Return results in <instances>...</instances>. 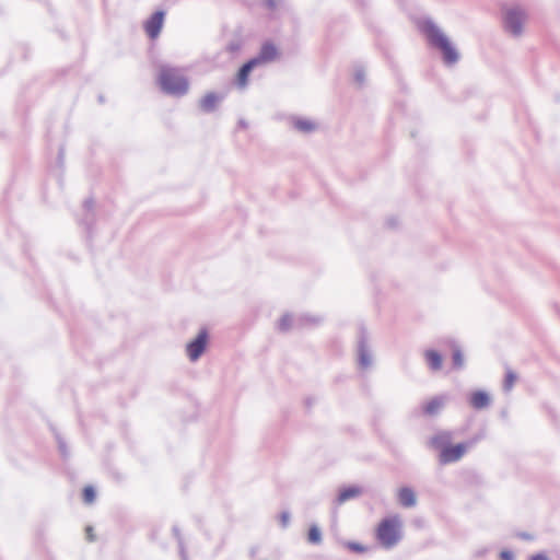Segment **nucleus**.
<instances>
[{"label":"nucleus","instance_id":"12","mask_svg":"<svg viewBox=\"0 0 560 560\" xmlns=\"http://www.w3.org/2000/svg\"><path fill=\"white\" fill-rule=\"evenodd\" d=\"M443 406L444 399L442 397H433L423 405L422 410L428 416H434L443 408Z\"/></svg>","mask_w":560,"mask_h":560},{"label":"nucleus","instance_id":"4","mask_svg":"<svg viewBox=\"0 0 560 560\" xmlns=\"http://www.w3.org/2000/svg\"><path fill=\"white\" fill-rule=\"evenodd\" d=\"M377 541L384 548H392L398 544L401 538V521L398 515L383 518L375 528Z\"/></svg>","mask_w":560,"mask_h":560},{"label":"nucleus","instance_id":"23","mask_svg":"<svg viewBox=\"0 0 560 560\" xmlns=\"http://www.w3.org/2000/svg\"><path fill=\"white\" fill-rule=\"evenodd\" d=\"M277 0H262V5L268 10H275L277 7Z\"/></svg>","mask_w":560,"mask_h":560},{"label":"nucleus","instance_id":"17","mask_svg":"<svg viewBox=\"0 0 560 560\" xmlns=\"http://www.w3.org/2000/svg\"><path fill=\"white\" fill-rule=\"evenodd\" d=\"M307 539L312 544H318L322 540L320 530L316 526H311L307 533Z\"/></svg>","mask_w":560,"mask_h":560},{"label":"nucleus","instance_id":"5","mask_svg":"<svg viewBox=\"0 0 560 560\" xmlns=\"http://www.w3.org/2000/svg\"><path fill=\"white\" fill-rule=\"evenodd\" d=\"M208 331L201 329L197 337L187 343L186 352L190 361H197L201 357L208 345Z\"/></svg>","mask_w":560,"mask_h":560},{"label":"nucleus","instance_id":"18","mask_svg":"<svg viewBox=\"0 0 560 560\" xmlns=\"http://www.w3.org/2000/svg\"><path fill=\"white\" fill-rule=\"evenodd\" d=\"M295 128L300 131L308 132L315 128V125L308 120H298L295 121Z\"/></svg>","mask_w":560,"mask_h":560},{"label":"nucleus","instance_id":"8","mask_svg":"<svg viewBox=\"0 0 560 560\" xmlns=\"http://www.w3.org/2000/svg\"><path fill=\"white\" fill-rule=\"evenodd\" d=\"M279 57V51L277 47L270 43H265L257 57L253 58L252 60L255 61L256 66L268 63L271 61H275Z\"/></svg>","mask_w":560,"mask_h":560},{"label":"nucleus","instance_id":"7","mask_svg":"<svg viewBox=\"0 0 560 560\" xmlns=\"http://www.w3.org/2000/svg\"><path fill=\"white\" fill-rule=\"evenodd\" d=\"M524 21V14L518 9H512L506 11L504 16L505 27L515 35H518L522 31V24Z\"/></svg>","mask_w":560,"mask_h":560},{"label":"nucleus","instance_id":"9","mask_svg":"<svg viewBox=\"0 0 560 560\" xmlns=\"http://www.w3.org/2000/svg\"><path fill=\"white\" fill-rule=\"evenodd\" d=\"M221 101V96L217 93L210 92L207 93L200 101L199 107L205 113L213 112Z\"/></svg>","mask_w":560,"mask_h":560},{"label":"nucleus","instance_id":"1","mask_svg":"<svg viewBox=\"0 0 560 560\" xmlns=\"http://www.w3.org/2000/svg\"><path fill=\"white\" fill-rule=\"evenodd\" d=\"M451 440L450 431H440L430 439V446L440 452L439 460L443 465L459 460L469 446L467 443L450 445Z\"/></svg>","mask_w":560,"mask_h":560},{"label":"nucleus","instance_id":"14","mask_svg":"<svg viewBox=\"0 0 560 560\" xmlns=\"http://www.w3.org/2000/svg\"><path fill=\"white\" fill-rule=\"evenodd\" d=\"M398 499L404 506H413L416 504V494L410 488H401L398 491Z\"/></svg>","mask_w":560,"mask_h":560},{"label":"nucleus","instance_id":"11","mask_svg":"<svg viewBox=\"0 0 560 560\" xmlns=\"http://www.w3.org/2000/svg\"><path fill=\"white\" fill-rule=\"evenodd\" d=\"M256 67L255 61L252 59L243 65V67L240 69L236 82L240 88H245L248 81V75L250 71Z\"/></svg>","mask_w":560,"mask_h":560},{"label":"nucleus","instance_id":"15","mask_svg":"<svg viewBox=\"0 0 560 560\" xmlns=\"http://www.w3.org/2000/svg\"><path fill=\"white\" fill-rule=\"evenodd\" d=\"M360 493V490L354 487L342 489L338 495V503L341 504L352 498L358 497Z\"/></svg>","mask_w":560,"mask_h":560},{"label":"nucleus","instance_id":"24","mask_svg":"<svg viewBox=\"0 0 560 560\" xmlns=\"http://www.w3.org/2000/svg\"><path fill=\"white\" fill-rule=\"evenodd\" d=\"M530 560H549V559L544 555H536V556H533Z\"/></svg>","mask_w":560,"mask_h":560},{"label":"nucleus","instance_id":"3","mask_svg":"<svg viewBox=\"0 0 560 560\" xmlns=\"http://www.w3.org/2000/svg\"><path fill=\"white\" fill-rule=\"evenodd\" d=\"M158 82L161 89L172 95H184L188 92V80L175 68L162 67L159 72Z\"/></svg>","mask_w":560,"mask_h":560},{"label":"nucleus","instance_id":"22","mask_svg":"<svg viewBox=\"0 0 560 560\" xmlns=\"http://www.w3.org/2000/svg\"><path fill=\"white\" fill-rule=\"evenodd\" d=\"M85 535H86V539H88L89 541H94V540H95V538H96V537H95V534H94V529H93V527H92V526H88V527L85 528Z\"/></svg>","mask_w":560,"mask_h":560},{"label":"nucleus","instance_id":"6","mask_svg":"<svg viewBox=\"0 0 560 560\" xmlns=\"http://www.w3.org/2000/svg\"><path fill=\"white\" fill-rule=\"evenodd\" d=\"M164 12L156 11L144 22V31L151 39H155L163 27Z\"/></svg>","mask_w":560,"mask_h":560},{"label":"nucleus","instance_id":"21","mask_svg":"<svg viewBox=\"0 0 560 560\" xmlns=\"http://www.w3.org/2000/svg\"><path fill=\"white\" fill-rule=\"evenodd\" d=\"M514 382H515V375L511 372H509L506 374V377H505V388L506 389H511L514 385Z\"/></svg>","mask_w":560,"mask_h":560},{"label":"nucleus","instance_id":"20","mask_svg":"<svg viewBox=\"0 0 560 560\" xmlns=\"http://www.w3.org/2000/svg\"><path fill=\"white\" fill-rule=\"evenodd\" d=\"M348 549L355 551V552H364L366 551V548L358 542H348L347 544Z\"/></svg>","mask_w":560,"mask_h":560},{"label":"nucleus","instance_id":"19","mask_svg":"<svg viewBox=\"0 0 560 560\" xmlns=\"http://www.w3.org/2000/svg\"><path fill=\"white\" fill-rule=\"evenodd\" d=\"M453 362L455 368H462L464 363L463 354L459 350H455L453 353Z\"/></svg>","mask_w":560,"mask_h":560},{"label":"nucleus","instance_id":"16","mask_svg":"<svg viewBox=\"0 0 560 560\" xmlns=\"http://www.w3.org/2000/svg\"><path fill=\"white\" fill-rule=\"evenodd\" d=\"M82 498L86 504H91L95 500V490L92 486H86L82 490Z\"/></svg>","mask_w":560,"mask_h":560},{"label":"nucleus","instance_id":"13","mask_svg":"<svg viewBox=\"0 0 560 560\" xmlns=\"http://www.w3.org/2000/svg\"><path fill=\"white\" fill-rule=\"evenodd\" d=\"M425 361L432 371H439L442 368V357L435 350H427L424 352Z\"/></svg>","mask_w":560,"mask_h":560},{"label":"nucleus","instance_id":"10","mask_svg":"<svg viewBox=\"0 0 560 560\" xmlns=\"http://www.w3.org/2000/svg\"><path fill=\"white\" fill-rule=\"evenodd\" d=\"M469 401L475 409H482L489 405L490 397L486 392L478 390L470 395Z\"/></svg>","mask_w":560,"mask_h":560},{"label":"nucleus","instance_id":"2","mask_svg":"<svg viewBox=\"0 0 560 560\" xmlns=\"http://www.w3.org/2000/svg\"><path fill=\"white\" fill-rule=\"evenodd\" d=\"M421 31L433 47L439 48L446 63H454L458 60V54L450 43L448 38L432 23L424 22Z\"/></svg>","mask_w":560,"mask_h":560}]
</instances>
